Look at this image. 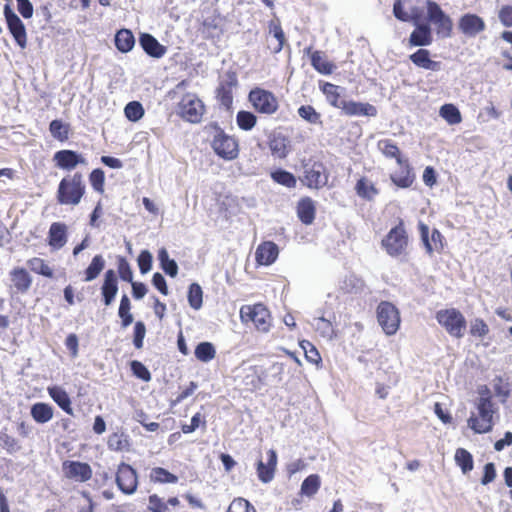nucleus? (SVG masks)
Here are the masks:
<instances>
[{"instance_id": "f257e3e1", "label": "nucleus", "mask_w": 512, "mask_h": 512, "mask_svg": "<svg viewBox=\"0 0 512 512\" xmlns=\"http://www.w3.org/2000/svg\"><path fill=\"white\" fill-rule=\"evenodd\" d=\"M479 399L476 404L477 414H472L468 419V427L477 434L488 433L494 426V414L496 408L492 401L489 388L483 386L479 389Z\"/></svg>"}, {"instance_id": "f03ea898", "label": "nucleus", "mask_w": 512, "mask_h": 512, "mask_svg": "<svg viewBox=\"0 0 512 512\" xmlns=\"http://www.w3.org/2000/svg\"><path fill=\"white\" fill-rule=\"evenodd\" d=\"M86 193L83 174L75 172L63 177L57 187L56 200L60 205L77 206Z\"/></svg>"}, {"instance_id": "7ed1b4c3", "label": "nucleus", "mask_w": 512, "mask_h": 512, "mask_svg": "<svg viewBox=\"0 0 512 512\" xmlns=\"http://www.w3.org/2000/svg\"><path fill=\"white\" fill-rule=\"evenodd\" d=\"M410 236L403 219H399L381 240V247L392 258L406 257L409 253Z\"/></svg>"}, {"instance_id": "20e7f679", "label": "nucleus", "mask_w": 512, "mask_h": 512, "mask_svg": "<svg viewBox=\"0 0 512 512\" xmlns=\"http://www.w3.org/2000/svg\"><path fill=\"white\" fill-rule=\"evenodd\" d=\"M206 128L213 131L210 146L219 158L232 161L239 156V140L235 136L226 133L217 123H210Z\"/></svg>"}, {"instance_id": "39448f33", "label": "nucleus", "mask_w": 512, "mask_h": 512, "mask_svg": "<svg viewBox=\"0 0 512 512\" xmlns=\"http://www.w3.org/2000/svg\"><path fill=\"white\" fill-rule=\"evenodd\" d=\"M239 314L243 324H252L259 332L267 333L272 326L271 312L263 303L243 305Z\"/></svg>"}, {"instance_id": "423d86ee", "label": "nucleus", "mask_w": 512, "mask_h": 512, "mask_svg": "<svg viewBox=\"0 0 512 512\" xmlns=\"http://www.w3.org/2000/svg\"><path fill=\"white\" fill-rule=\"evenodd\" d=\"M176 111L183 121L198 124L206 113V106L196 93L187 92L177 103Z\"/></svg>"}, {"instance_id": "0eeeda50", "label": "nucleus", "mask_w": 512, "mask_h": 512, "mask_svg": "<svg viewBox=\"0 0 512 512\" xmlns=\"http://www.w3.org/2000/svg\"><path fill=\"white\" fill-rule=\"evenodd\" d=\"M438 324L453 338L461 339L467 327L463 313L457 308L438 310L435 314Z\"/></svg>"}, {"instance_id": "6e6552de", "label": "nucleus", "mask_w": 512, "mask_h": 512, "mask_svg": "<svg viewBox=\"0 0 512 512\" xmlns=\"http://www.w3.org/2000/svg\"><path fill=\"white\" fill-rule=\"evenodd\" d=\"M248 101L254 111L260 115L271 116L280 109L277 96L265 88L255 87L251 89L248 93Z\"/></svg>"}, {"instance_id": "1a4fd4ad", "label": "nucleus", "mask_w": 512, "mask_h": 512, "mask_svg": "<svg viewBox=\"0 0 512 512\" xmlns=\"http://www.w3.org/2000/svg\"><path fill=\"white\" fill-rule=\"evenodd\" d=\"M427 23L433 25L440 38H450L453 34V21L441 6L433 1H426Z\"/></svg>"}, {"instance_id": "9d476101", "label": "nucleus", "mask_w": 512, "mask_h": 512, "mask_svg": "<svg viewBox=\"0 0 512 512\" xmlns=\"http://www.w3.org/2000/svg\"><path fill=\"white\" fill-rule=\"evenodd\" d=\"M300 180L307 188L319 190L328 184L329 173L323 162L309 159L303 163Z\"/></svg>"}, {"instance_id": "9b49d317", "label": "nucleus", "mask_w": 512, "mask_h": 512, "mask_svg": "<svg viewBox=\"0 0 512 512\" xmlns=\"http://www.w3.org/2000/svg\"><path fill=\"white\" fill-rule=\"evenodd\" d=\"M377 321L386 335H394L400 327V313L394 304L381 301L377 306Z\"/></svg>"}, {"instance_id": "f8f14e48", "label": "nucleus", "mask_w": 512, "mask_h": 512, "mask_svg": "<svg viewBox=\"0 0 512 512\" xmlns=\"http://www.w3.org/2000/svg\"><path fill=\"white\" fill-rule=\"evenodd\" d=\"M418 231L427 255L432 256L434 253L442 254L444 252L446 240L437 228H433L430 233L428 225L420 221Z\"/></svg>"}, {"instance_id": "ddd939ff", "label": "nucleus", "mask_w": 512, "mask_h": 512, "mask_svg": "<svg viewBox=\"0 0 512 512\" xmlns=\"http://www.w3.org/2000/svg\"><path fill=\"white\" fill-rule=\"evenodd\" d=\"M393 15L399 21L418 24L423 19V8L419 5V0H395Z\"/></svg>"}, {"instance_id": "4468645a", "label": "nucleus", "mask_w": 512, "mask_h": 512, "mask_svg": "<svg viewBox=\"0 0 512 512\" xmlns=\"http://www.w3.org/2000/svg\"><path fill=\"white\" fill-rule=\"evenodd\" d=\"M63 477L71 482L86 483L93 477L90 464L78 460H65L61 465Z\"/></svg>"}, {"instance_id": "2eb2a0df", "label": "nucleus", "mask_w": 512, "mask_h": 512, "mask_svg": "<svg viewBox=\"0 0 512 512\" xmlns=\"http://www.w3.org/2000/svg\"><path fill=\"white\" fill-rule=\"evenodd\" d=\"M238 85V77L236 72L227 71L224 77L220 80L215 94L218 103L226 110L231 109L233 104V90Z\"/></svg>"}, {"instance_id": "dca6fc26", "label": "nucleus", "mask_w": 512, "mask_h": 512, "mask_svg": "<svg viewBox=\"0 0 512 512\" xmlns=\"http://www.w3.org/2000/svg\"><path fill=\"white\" fill-rule=\"evenodd\" d=\"M115 481L119 490L126 495L135 493L138 488V475L136 470L131 465L124 462L118 465Z\"/></svg>"}, {"instance_id": "f3484780", "label": "nucleus", "mask_w": 512, "mask_h": 512, "mask_svg": "<svg viewBox=\"0 0 512 512\" xmlns=\"http://www.w3.org/2000/svg\"><path fill=\"white\" fill-rule=\"evenodd\" d=\"M54 165L64 171H72L78 166H85L87 164L86 158L79 152L63 149L54 153Z\"/></svg>"}, {"instance_id": "a211bd4d", "label": "nucleus", "mask_w": 512, "mask_h": 512, "mask_svg": "<svg viewBox=\"0 0 512 512\" xmlns=\"http://www.w3.org/2000/svg\"><path fill=\"white\" fill-rule=\"evenodd\" d=\"M4 16L6 19L7 27L16 43L21 48H25L27 45V33L25 25L21 19L13 12L8 4L4 6Z\"/></svg>"}, {"instance_id": "6ab92c4d", "label": "nucleus", "mask_w": 512, "mask_h": 512, "mask_svg": "<svg viewBox=\"0 0 512 512\" xmlns=\"http://www.w3.org/2000/svg\"><path fill=\"white\" fill-rule=\"evenodd\" d=\"M458 29L466 37H475L486 29V24L477 14L466 13L459 18Z\"/></svg>"}, {"instance_id": "aec40b11", "label": "nucleus", "mask_w": 512, "mask_h": 512, "mask_svg": "<svg viewBox=\"0 0 512 512\" xmlns=\"http://www.w3.org/2000/svg\"><path fill=\"white\" fill-rule=\"evenodd\" d=\"M414 25L415 28L408 38L409 46L423 48L431 45L433 42V33L429 23H422L421 21Z\"/></svg>"}, {"instance_id": "412c9836", "label": "nucleus", "mask_w": 512, "mask_h": 512, "mask_svg": "<svg viewBox=\"0 0 512 512\" xmlns=\"http://www.w3.org/2000/svg\"><path fill=\"white\" fill-rule=\"evenodd\" d=\"M268 148L274 158L283 160L291 151L289 138L282 133H274L268 137Z\"/></svg>"}, {"instance_id": "4be33fe9", "label": "nucleus", "mask_w": 512, "mask_h": 512, "mask_svg": "<svg viewBox=\"0 0 512 512\" xmlns=\"http://www.w3.org/2000/svg\"><path fill=\"white\" fill-rule=\"evenodd\" d=\"M409 60L418 68L438 72L442 68V62L431 58V52L425 48H419L409 55Z\"/></svg>"}, {"instance_id": "5701e85b", "label": "nucleus", "mask_w": 512, "mask_h": 512, "mask_svg": "<svg viewBox=\"0 0 512 512\" xmlns=\"http://www.w3.org/2000/svg\"><path fill=\"white\" fill-rule=\"evenodd\" d=\"M278 255V246L272 241H264L256 249L255 260L260 266H269L276 261Z\"/></svg>"}, {"instance_id": "b1692460", "label": "nucleus", "mask_w": 512, "mask_h": 512, "mask_svg": "<svg viewBox=\"0 0 512 512\" xmlns=\"http://www.w3.org/2000/svg\"><path fill=\"white\" fill-rule=\"evenodd\" d=\"M68 227L63 222H53L48 231L47 241L48 245L53 250L63 248L67 243Z\"/></svg>"}, {"instance_id": "393cba45", "label": "nucleus", "mask_w": 512, "mask_h": 512, "mask_svg": "<svg viewBox=\"0 0 512 512\" xmlns=\"http://www.w3.org/2000/svg\"><path fill=\"white\" fill-rule=\"evenodd\" d=\"M118 292V279L114 270L109 269L104 274L101 286L102 301L105 306H110Z\"/></svg>"}, {"instance_id": "a878e982", "label": "nucleus", "mask_w": 512, "mask_h": 512, "mask_svg": "<svg viewBox=\"0 0 512 512\" xmlns=\"http://www.w3.org/2000/svg\"><path fill=\"white\" fill-rule=\"evenodd\" d=\"M400 170L393 174H390L391 182L398 188L406 189L413 185L415 181V174L411 167L408 159L403 161L402 164H398Z\"/></svg>"}, {"instance_id": "bb28decb", "label": "nucleus", "mask_w": 512, "mask_h": 512, "mask_svg": "<svg viewBox=\"0 0 512 512\" xmlns=\"http://www.w3.org/2000/svg\"><path fill=\"white\" fill-rule=\"evenodd\" d=\"M277 466V454L276 451L270 449L267 451V463L259 460L257 463V475L260 481L268 483L274 478L275 470Z\"/></svg>"}, {"instance_id": "cd10ccee", "label": "nucleus", "mask_w": 512, "mask_h": 512, "mask_svg": "<svg viewBox=\"0 0 512 512\" xmlns=\"http://www.w3.org/2000/svg\"><path fill=\"white\" fill-rule=\"evenodd\" d=\"M139 43L145 53L153 58H162L167 52V47L162 45L149 33L141 34L139 37Z\"/></svg>"}, {"instance_id": "c85d7f7f", "label": "nucleus", "mask_w": 512, "mask_h": 512, "mask_svg": "<svg viewBox=\"0 0 512 512\" xmlns=\"http://www.w3.org/2000/svg\"><path fill=\"white\" fill-rule=\"evenodd\" d=\"M180 506V500L176 496L164 500L158 494H151L148 497L147 512H172L169 507L177 508Z\"/></svg>"}, {"instance_id": "c756f323", "label": "nucleus", "mask_w": 512, "mask_h": 512, "mask_svg": "<svg viewBox=\"0 0 512 512\" xmlns=\"http://www.w3.org/2000/svg\"><path fill=\"white\" fill-rule=\"evenodd\" d=\"M296 212L299 220L303 224H312L316 215V205L314 200L308 196L300 198L297 202Z\"/></svg>"}, {"instance_id": "7c9ffc66", "label": "nucleus", "mask_w": 512, "mask_h": 512, "mask_svg": "<svg viewBox=\"0 0 512 512\" xmlns=\"http://www.w3.org/2000/svg\"><path fill=\"white\" fill-rule=\"evenodd\" d=\"M12 286L17 293H26L32 284V277L23 267H15L10 271Z\"/></svg>"}, {"instance_id": "2f4dec72", "label": "nucleus", "mask_w": 512, "mask_h": 512, "mask_svg": "<svg viewBox=\"0 0 512 512\" xmlns=\"http://www.w3.org/2000/svg\"><path fill=\"white\" fill-rule=\"evenodd\" d=\"M356 195L362 200L371 202L379 195V188L366 176L360 177L354 187Z\"/></svg>"}, {"instance_id": "473e14b6", "label": "nucleus", "mask_w": 512, "mask_h": 512, "mask_svg": "<svg viewBox=\"0 0 512 512\" xmlns=\"http://www.w3.org/2000/svg\"><path fill=\"white\" fill-rule=\"evenodd\" d=\"M307 53L310 55V61L312 67L320 74L330 75L333 73L336 66L334 63L330 62L325 54L322 51L316 50L312 51V48L309 47L306 49Z\"/></svg>"}, {"instance_id": "72a5a7b5", "label": "nucleus", "mask_w": 512, "mask_h": 512, "mask_svg": "<svg viewBox=\"0 0 512 512\" xmlns=\"http://www.w3.org/2000/svg\"><path fill=\"white\" fill-rule=\"evenodd\" d=\"M342 111L347 116H369L374 117L377 115L375 106L369 103L345 101Z\"/></svg>"}, {"instance_id": "f704fd0d", "label": "nucleus", "mask_w": 512, "mask_h": 512, "mask_svg": "<svg viewBox=\"0 0 512 512\" xmlns=\"http://www.w3.org/2000/svg\"><path fill=\"white\" fill-rule=\"evenodd\" d=\"M268 48L272 53H279L285 42V34L279 23L271 22L267 37Z\"/></svg>"}, {"instance_id": "c9c22d12", "label": "nucleus", "mask_w": 512, "mask_h": 512, "mask_svg": "<svg viewBox=\"0 0 512 512\" xmlns=\"http://www.w3.org/2000/svg\"><path fill=\"white\" fill-rule=\"evenodd\" d=\"M49 396L53 401L67 414L73 415L71 399L68 393L60 386H50L47 388Z\"/></svg>"}, {"instance_id": "e433bc0d", "label": "nucleus", "mask_w": 512, "mask_h": 512, "mask_svg": "<svg viewBox=\"0 0 512 512\" xmlns=\"http://www.w3.org/2000/svg\"><path fill=\"white\" fill-rule=\"evenodd\" d=\"M377 147L386 158L395 159L397 164H402L403 161L407 160L406 158L402 157V153L399 147L391 139L379 140L377 142Z\"/></svg>"}, {"instance_id": "4c0bfd02", "label": "nucleus", "mask_w": 512, "mask_h": 512, "mask_svg": "<svg viewBox=\"0 0 512 512\" xmlns=\"http://www.w3.org/2000/svg\"><path fill=\"white\" fill-rule=\"evenodd\" d=\"M30 414L35 422L47 423L53 418V408L48 403L37 402L31 406Z\"/></svg>"}, {"instance_id": "58836bf2", "label": "nucleus", "mask_w": 512, "mask_h": 512, "mask_svg": "<svg viewBox=\"0 0 512 512\" xmlns=\"http://www.w3.org/2000/svg\"><path fill=\"white\" fill-rule=\"evenodd\" d=\"M320 87L329 104L342 110L345 100L341 99L340 87L329 82H325Z\"/></svg>"}, {"instance_id": "ea45409f", "label": "nucleus", "mask_w": 512, "mask_h": 512, "mask_svg": "<svg viewBox=\"0 0 512 512\" xmlns=\"http://www.w3.org/2000/svg\"><path fill=\"white\" fill-rule=\"evenodd\" d=\"M149 479L156 484H176L179 480L176 474L163 467H153L150 470Z\"/></svg>"}, {"instance_id": "a19ab883", "label": "nucleus", "mask_w": 512, "mask_h": 512, "mask_svg": "<svg viewBox=\"0 0 512 512\" xmlns=\"http://www.w3.org/2000/svg\"><path fill=\"white\" fill-rule=\"evenodd\" d=\"M135 38L129 29H120L115 35V46L122 52L127 53L133 49Z\"/></svg>"}, {"instance_id": "79ce46f5", "label": "nucleus", "mask_w": 512, "mask_h": 512, "mask_svg": "<svg viewBox=\"0 0 512 512\" xmlns=\"http://www.w3.org/2000/svg\"><path fill=\"white\" fill-rule=\"evenodd\" d=\"M364 282L355 274L346 275L339 283V291L342 294L357 293L363 289Z\"/></svg>"}, {"instance_id": "37998d69", "label": "nucleus", "mask_w": 512, "mask_h": 512, "mask_svg": "<svg viewBox=\"0 0 512 512\" xmlns=\"http://www.w3.org/2000/svg\"><path fill=\"white\" fill-rule=\"evenodd\" d=\"M27 265L35 274L44 276L46 278L54 277L53 268L44 259L40 257H32L28 259Z\"/></svg>"}, {"instance_id": "c03bdc74", "label": "nucleus", "mask_w": 512, "mask_h": 512, "mask_svg": "<svg viewBox=\"0 0 512 512\" xmlns=\"http://www.w3.org/2000/svg\"><path fill=\"white\" fill-rule=\"evenodd\" d=\"M105 268V260L102 255H95L88 267L84 271L85 282H90L96 279Z\"/></svg>"}, {"instance_id": "a18cd8bd", "label": "nucleus", "mask_w": 512, "mask_h": 512, "mask_svg": "<svg viewBox=\"0 0 512 512\" xmlns=\"http://www.w3.org/2000/svg\"><path fill=\"white\" fill-rule=\"evenodd\" d=\"M457 466L460 467L463 474L471 472L474 468V460L472 454L465 448H458L454 456Z\"/></svg>"}, {"instance_id": "49530a36", "label": "nucleus", "mask_w": 512, "mask_h": 512, "mask_svg": "<svg viewBox=\"0 0 512 512\" xmlns=\"http://www.w3.org/2000/svg\"><path fill=\"white\" fill-rule=\"evenodd\" d=\"M271 179L284 187L287 188H295L297 184V178L296 176L284 169H276L270 173Z\"/></svg>"}, {"instance_id": "de8ad7c7", "label": "nucleus", "mask_w": 512, "mask_h": 512, "mask_svg": "<svg viewBox=\"0 0 512 512\" xmlns=\"http://www.w3.org/2000/svg\"><path fill=\"white\" fill-rule=\"evenodd\" d=\"M439 115L449 124L456 125L462 121L459 109L451 103L444 104L440 107Z\"/></svg>"}, {"instance_id": "09e8293b", "label": "nucleus", "mask_w": 512, "mask_h": 512, "mask_svg": "<svg viewBox=\"0 0 512 512\" xmlns=\"http://www.w3.org/2000/svg\"><path fill=\"white\" fill-rule=\"evenodd\" d=\"M49 131L53 138L60 142H65L69 139L70 126L61 120L55 119L50 122Z\"/></svg>"}, {"instance_id": "8fccbe9b", "label": "nucleus", "mask_w": 512, "mask_h": 512, "mask_svg": "<svg viewBox=\"0 0 512 512\" xmlns=\"http://www.w3.org/2000/svg\"><path fill=\"white\" fill-rule=\"evenodd\" d=\"M158 259L160 261L161 268L170 277H175L178 273L177 263L169 258V254L165 248H161L158 251Z\"/></svg>"}, {"instance_id": "3c124183", "label": "nucleus", "mask_w": 512, "mask_h": 512, "mask_svg": "<svg viewBox=\"0 0 512 512\" xmlns=\"http://www.w3.org/2000/svg\"><path fill=\"white\" fill-rule=\"evenodd\" d=\"M237 126L243 131L252 130L257 123V116L246 110H241L236 115Z\"/></svg>"}, {"instance_id": "603ef678", "label": "nucleus", "mask_w": 512, "mask_h": 512, "mask_svg": "<svg viewBox=\"0 0 512 512\" xmlns=\"http://www.w3.org/2000/svg\"><path fill=\"white\" fill-rule=\"evenodd\" d=\"M194 354L199 361L209 362L215 358L216 350L212 343L201 342L196 346Z\"/></svg>"}, {"instance_id": "864d4df0", "label": "nucleus", "mask_w": 512, "mask_h": 512, "mask_svg": "<svg viewBox=\"0 0 512 512\" xmlns=\"http://www.w3.org/2000/svg\"><path fill=\"white\" fill-rule=\"evenodd\" d=\"M320 485V477L317 474H311L302 482L301 493L305 496L312 497L318 492Z\"/></svg>"}, {"instance_id": "5fc2aeb1", "label": "nucleus", "mask_w": 512, "mask_h": 512, "mask_svg": "<svg viewBox=\"0 0 512 512\" xmlns=\"http://www.w3.org/2000/svg\"><path fill=\"white\" fill-rule=\"evenodd\" d=\"M188 302L191 308L198 310L203 303V291L198 283H192L188 289Z\"/></svg>"}, {"instance_id": "6e6d98bb", "label": "nucleus", "mask_w": 512, "mask_h": 512, "mask_svg": "<svg viewBox=\"0 0 512 512\" xmlns=\"http://www.w3.org/2000/svg\"><path fill=\"white\" fill-rule=\"evenodd\" d=\"M89 183L92 189L99 193L103 194L105 191V173L102 169L96 168L93 169L89 174Z\"/></svg>"}, {"instance_id": "4d7b16f0", "label": "nucleus", "mask_w": 512, "mask_h": 512, "mask_svg": "<svg viewBox=\"0 0 512 512\" xmlns=\"http://www.w3.org/2000/svg\"><path fill=\"white\" fill-rule=\"evenodd\" d=\"M0 448L6 450L9 454H13L21 448L18 440L7 433V428L0 431Z\"/></svg>"}, {"instance_id": "13d9d810", "label": "nucleus", "mask_w": 512, "mask_h": 512, "mask_svg": "<svg viewBox=\"0 0 512 512\" xmlns=\"http://www.w3.org/2000/svg\"><path fill=\"white\" fill-rule=\"evenodd\" d=\"M490 332L488 324L482 318H475L470 322L469 333L475 338H484Z\"/></svg>"}, {"instance_id": "bf43d9fd", "label": "nucleus", "mask_w": 512, "mask_h": 512, "mask_svg": "<svg viewBox=\"0 0 512 512\" xmlns=\"http://www.w3.org/2000/svg\"><path fill=\"white\" fill-rule=\"evenodd\" d=\"M124 114L129 121L136 122L144 115V108L138 101L129 102L124 108Z\"/></svg>"}, {"instance_id": "052dcab7", "label": "nucleus", "mask_w": 512, "mask_h": 512, "mask_svg": "<svg viewBox=\"0 0 512 512\" xmlns=\"http://www.w3.org/2000/svg\"><path fill=\"white\" fill-rule=\"evenodd\" d=\"M300 346L304 351L305 358L308 362L318 365L321 363L322 358L317 348L309 341L303 340L300 342Z\"/></svg>"}, {"instance_id": "680f3d73", "label": "nucleus", "mask_w": 512, "mask_h": 512, "mask_svg": "<svg viewBox=\"0 0 512 512\" xmlns=\"http://www.w3.org/2000/svg\"><path fill=\"white\" fill-rule=\"evenodd\" d=\"M226 512H257V510L248 500L238 497L233 499Z\"/></svg>"}, {"instance_id": "e2e57ef3", "label": "nucleus", "mask_w": 512, "mask_h": 512, "mask_svg": "<svg viewBox=\"0 0 512 512\" xmlns=\"http://www.w3.org/2000/svg\"><path fill=\"white\" fill-rule=\"evenodd\" d=\"M130 368L136 378L144 382H149L151 380V373L142 362L133 360L130 362Z\"/></svg>"}, {"instance_id": "0e129e2a", "label": "nucleus", "mask_w": 512, "mask_h": 512, "mask_svg": "<svg viewBox=\"0 0 512 512\" xmlns=\"http://www.w3.org/2000/svg\"><path fill=\"white\" fill-rule=\"evenodd\" d=\"M299 116L309 123L316 124L320 122V114L311 105H302L298 108Z\"/></svg>"}, {"instance_id": "69168bd1", "label": "nucleus", "mask_w": 512, "mask_h": 512, "mask_svg": "<svg viewBox=\"0 0 512 512\" xmlns=\"http://www.w3.org/2000/svg\"><path fill=\"white\" fill-rule=\"evenodd\" d=\"M146 335V326L144 322L137 321L134 325L133 344L135 348H143L144 338Z\"/></svg>"}, {"instance_id": "338daca9", "label": "nucleus", "mask_w": 512, "mask_h": 512, "mask_svg": "<svg viewBox=\"0 0 512 512\" xmlns=\"http://www.w3.org/2000/svg\"><path fill=\"white\" fill-rule=\"evenodd\" d=\"M118 273L123 281L133 282L132 269L127 260L123 257H120L118 260Z\"/></svg>"}, {"instance_id": "774afa93", "label": "nucleus", "mask_w": 512, "mask_h": 512, "mask_svg": "<svg viewBox=\"0 0 512 512\" xmlns=\"http://www.w3.org/2000/svg\"><path fill=\"white\" fill-rule=\"evenodd\" d=\"M139 270L142 274L147 273L151 270L152 267V255L148 250H143L140 252L138 259Z\"/></svg>"}]
</instances>
